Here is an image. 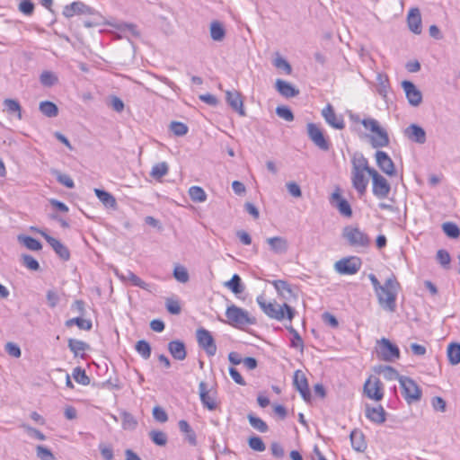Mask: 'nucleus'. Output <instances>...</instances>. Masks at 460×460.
Instances as JSON below:
<instances>
[{"label": "nucleus", "mask_w": 460, "mask_h": 460, "mask_svg": "<svg viewBox=\"0 0 460 460\" xmlns=\"http://www.w3.org/2000/svg\"><path fill=\"white\" fill-rule=\"evenodd\" d=\"M189 195L194 202H204L207 199V194L201 187L192 186L189 190Z\"/></svg>", "instance_id": "47"}, {"label": "nucleus", "mask_w": 460, "mask_h": 460, "mask_svg": "<svg viewBox=\"0 0 460 460\" xmlns=\"http://www.w3.org/2000/svg\"><path fill=\"white\" fill-rule=\"evenodd\" d=\"M63 15L71 18L76 14H93V8L84 4L83 2L75 1L64 7Z\"/></svg>", "instance_id": "17"}, {"label": "nucleus", "mask_w": 460, "mask_h": 460, "mask_svg": "<svg viewBox=\"0 0 460 460\" xmlns=\"http://www.w3.org/2000/svg\"><path fill=\"white\" fill-rule=\"evenodd\" d=\"M402 86L409 103L414 107L419 106L422 101V94L416 85L411 81L404 80Z\"/></svg>", "instance_id": "15"}, {"label": "nucleus", "mask_w": 460, "mask_h": 460, "mask_svg": "<svg viewBox=\"0 0 460 460\" xmlns=\"http://www.w3.org/2000/svg\"><path fill=\"white\" fill-rule=\"evenodd\" d=\"M277 115L285 119L286 121H292L294 119V115L292 111L286 106H278L276 109Z\"/></svg>", "instance_id": "60"}, {"label": "nucleus", "mask_w": 460, "mask_h": 460, "mask_svg": "<svg viewBox=\"0 0 460 460\" xmlns=\"http://www.w3.org/2000/svg\"><path fill=\"white\" fill-rule=\"evenodd\" d=\"M444 233L450 238H457L460 235L458 226L452 222H446L442 225Z\"/></svg>", "instance_id": "51"}, {"label": "nucleus", "mask_w": 460, "mask_h": 460, "mask_svg": "<svg viewBox=\"0 0 460 460\" xmlns=\"http://www.w3.org/2000/svg\"><path fill=\"white\" fill-rule=\"evenodd\" d=\"M366 417L376 424H382L385 421V411L379 405L377 407H367Z\"/></svg>", "instance_id": "27"}, {"label": "nucleus", "mask_w": 460, "mask_h": 460, "mask_svg": "<svg viewBox=\"0 0 460 460\" xmlns=\"http://www.w3.org/2000/svg\"><path fill=\"white\" fill-rule=\"evenodd\" d=\"M117 276L123 281L129 282L132 286L140 288L146 290L148 284L141 279L138 276L133 273L131 270H127L125 273L119 274Z\"/></svg>", "instance_id": "29"}, {"label": "nucleus", "mask_w": 460, "mask_h": 460, "mask_svg": "<svg viewBox=\"0 0 460 460\" xmlns=\"http://www.w3.org/2000/svg\"><path fill=\"white\" fill-rule=\"evenodd\" d=\"M294 385L300 393L303 399L309 402L311 399V393L308 386V382L305 376L300 371L296 370L294 375Z\"/></svg>", "instance_id": "19"}, {"label": "nucleus", "mask_w": 460, "mask_h": 460, "mask_svg": "<svg viewBox=\"0 0 460 460\" xmlns=\"http://www.w3.org/2000/svg\"><path fill=\"white\" fill-rule=\"evenodd\" d=\"M330 203L332 207L336 208L342 216L347 217L352 216L351 207L348 200L341 197L339 189L332 194Z\"/></svg>", "instance_id": "13"}, {"label": "nucleus", "mask_w": 460, "mask_h": 460, "mask_svg": "<svg viewBox=\"0 0 460 460\" xmlns=\"http://www.w3.org/2000/svg\"><path fill=\"white\" fill-rule=\"evenodd\" d=\"M275 86L279 94L286 98H292L299 93V91L294 85L282 79H277Z\"/></svg>", "instance_id": "26"}, {"label": "nucleus", "mask_w": 460, "mask_h": 460, "mask_svg": "<svg viewBox=\"0 0 460 460\" xmlns=\"http://www.w3.org/2000/svg\"><path fill=\"white\" fill-rule=\"evenodd\" d=\"M407 138L417 144H424L427 140L425 130L417 124H411L404 130Z\"/></svg>", "instance_id": "20"}, {"label": "nucleus", "mask_w": 460, "mask_h": 460, "mask_svg": "<svg viewBox=\"0 0 460 460\" xmlns=\"http://www.w3.org/2000/svg\"><path fill=\"white\" fill-rule=\"evenodd\" d=\"M226 317L227 318V323L231 326L238 329H244L247 326L256 323L255 317L250 315L248 311L238 307L235 305L227 306L226 310Z\"/></svg>", "instance_id": "3"}, {"label": "nucleus", "mask_w": 460, "mask_h": 460, "mask_svg": "<svg viewBox=\"0 0 460 460\" xmlns=\"http://www.w3.org/2000/svg\"><path fill=\"white\" fill-rule=\"evenodd\" d=\"M68 348L75 357H84V351L88 349V344L83 341L76 339L68 340Z\"/></svg>", "instance_id": "34"}, {"label": "nucleus", "mask_w": 460, "mask_h": 460, "mask_svg": "<svg viewBox=\"0 0 460 460\" xmlns=\"http://www.w3.org/2000/svg\"><path fill=\"white\" fill-rule=\"evenodd\" d=\"M149 438L155 445L159 447L165 446L168 441L167 435L161 430H151L149 432Z\"/></svg>", "instance_id": "48"}, {"label": "nucleus", "mask_w": 460, "mask_h": 460, "mask_svg": "<svg viewBox=\"0 0 460 460\" xmlns=\"http://www.w3.org/2000/svg\"><path fill=\"white\" fill-rule=\"evenodd\" d=\"M168 172V165L165 162H162L159 164H155L152 167V171L150 172V175L155 179H160L166 175Z\"/></svg>", "instance_id": "50"}, {"label": "nucleus", "mask_w": 460, "mask_h": 460, "mask_svg": "<svg viewBox=\"0 0 460 460\" xmlns=\"http://www.w3.org/2000/svg\"><path fill=\"white\" fill-rule=\"evenodd\" d=\"M179 429L181 433L185 435V439L191 446L197 445V436L195 431L192 429L190 425L185 420H181L178 422Z\"/></svg>", "instance_id": "31"}, {"label": "nucleus", "mask_w": 460, "mask_h": 460, "mask_svg": "<svg viewBox=\"0 0 460 460\" xmlns=\"http://www.w3.org/2000/svg\"><path fill=\"white\" fill-rule=\"evenodd\" d=\"M370 170H375L368 164L367 159L362 154H356L352 159L351 171H363L369 174Z\"/></svg>", "instance_id": "32"}, {"label": "nucleus", "mask_w": 460, "mask_h": 460, "mask_svg": "<svg viewBox=\"0 0 460 460\" xmlns=\"http://www.w3.org/2000/svg\"><path fill=\"white\" fill-rule=\"evenodd\" d=\"M402 388V396L408 404L420 402L422 396V390L416 382L408 376H402L399 379Z\"/></svg>", "instance_id": "5"}, {"label": "nucleus", "mask_w": 460, "mask_h": 460, "mask_svg": "<svg viewBox=\"0 0 460 460\" xmlns=\"http://www.w3.org/2000/svg\"><path fill=\"white\" fill-rule=\"evenodd\" d=\"M400 288L396 278L392 275L382 286L381 290L376 294L380 306L391 313L396 310V297Z\"/></svg>", "instance_id": "1"}, {"label": "nucleus", "mask_w": 460, "mask_h": 460, "mask_svg": "<svg viewBox=\"0 0 460 460\" xmlns=\"http://www.w3.org/2000/svg\"><path fill=\"white\" fill-rule=\"evenodd\" d=\"M135 349L137 350V352L144 358V359H148L151 356V346L150 344L145 341V340H140L138 341L136 345H135Z\"/></svg>", "instance_id": "46"}, {"label": "nucleus", "mask_w": 460, "mask_h": 460, "mask_svg": "<svg viewBox=\"0 0 460 460\" xmlns=\"http://www.w3.org/2000/svg\"><path fill=\"white\" fill-rule=\"evenodd\" d=\"M199 394L204 408L208 411H215L217 408V391L208 389V385L203 381L199 384Z\"/></svg>", "instance_id": "9"}, {"label": "nucleus", "mask_w": 460, "mask_h": 460, "mask_svg": "<svg viewBox=\"0 0 460 460\" xmlns=\"http://www.w3.org/2000/svg\"><path fill=\"white\" fill-rule=\"evenodd\" d=\"M256 301L263 311L270 318L282 321L284 318L288 319L290 322L295 316V310L288 304L282 305H277L276 303L267 302L264 296H258Z\"/></svg>", "instance_id": "2"}, {"label": "nucleus", "mask_w": 460, "mask_h": 460, "mask_svg": "<svg viewBox=\"0 0 460 460\" xmlns=\"http://www.w3.org/2000/svg\"><path fill=\"white\" fill-rule=\"evenodd\" d=\"M369 176L372 177V191L378 199H385L391 190L390 184L386 179L376 170H370Z\"/></svg>", "instance_id": "8"}, {"label": "nucleus", "mask_w": 460, "mask_h": 460, "mask_svg": "<svg viewBox=\"0 0 460 460\" xmlns=\"http://www.w3.org/2000/svg\"><path fill=\"white\" fill-rule=\"evenodd\" d=\"M168 350L172 357L176 360H183L186 358L187 351L185 344L181 341H172L168 343Z\"/></svg>", "instance_id": "25"}, {"label": "nucleus", "mask_w": 460, "mask_h": 460, "mask_svg": "<svg viewBox=\"0 0 460 460\" xmlns=\"http://www.w3.org/2000/svg\"><path fill=\"white\" fill-rule=\"evenodd\" d=\"M22 428L24 429L27 435L32 438L43 441L46 439V436L39 429L32 428L29 425L22 424Z\"/></svg>", "instance_id": "57"}, {"label": "nucleus", "mask_w": 460, "mask_h": 460, "mask_svg": "<svg viewBox=\"0 0 460 460\" xmlns=\"http://www.w3.org/2000/svg\"><path fill=\"white\" fill-rule=\"evenodd\" d=\"M119 31L122 32H128L134 37L139 36V31L137 26L133 23L120 22L115 26Z\"/></svg>", "instance_id": "56"}, {"label": "nucleus", "mask_w": 460, "mask_h": 460, "mask_svg": "<svg viewBox=\"0 0 460 460\" xmlns=\"http://www.w3.org/2000/svg\"><path fill=\"white\" fill-rule=\"evenodd\" d=\"M248 420H249L250 425L253 429H257L258 431H260L261 433H265L269 429L267 423L263 420H261V418H259L257 416H254L253 414L248 415Z\"/></svg>", "instance_id": "45"}, {"label": "nucleus", "mask_w": 460, "mask_h": 460, "mask_svg": "<svg viewBox=\"0 0 460 460\" xmlns=\"http://www.w3.org/2000/svg\"><path fill=\"white\" fill-rule=\"evenodd\" d=\"M361 124L366 129H369L371 132L375 133V136L371 137V145L373 147H385L389 145L388 134L379 126L376 119L372 118L364 119L361 120Z\"/></svg>", "instance_id": "4"}, {"label": "nucleus", "mask_w": 460, "mask_h": 460, "mask_svg": "<svg viewBox=\"0 0 460 460\" xmlns=\"http://www.w3.org/2000/svg\"><path fill=\"white\" fill-rule=\"evenodd\" d=\"M364 392L370 399L380 401L384 396L383 384L378 378L367 379L364 385Z\"/></svg>", "instance_id": "14"}, {"label": "nucleus", "mask_w": 460, "mask_h": 460, "mask_svg": "<svg viewBox=\"0 0 460 460\" xmlns=\"http://www.w3.org/2000/svg\"><path fill=\"white\" fill-rule=\"evenodd\" d=\"M22 265L31 270H38L40 269V263L31 255L23 254L22 256Z\"/></svg>", "instance_id": "55"}, {"label": "nucleus", "mask_w": 460, "mask_h": 460, "mask_svg": "<svg viewBox=\"0 0 460 460\" xmlns=\"http://www.w3.org/2000/svg\"><path fill=\"white\" fill-rule=\"evenodd\" d=\"M267 243L270 245V250L275 253H286L288 249V241L283 237H270L267 239Z\"/></svg>", "instance_id": "28"}, {"label": "nucleus", "mask_w": 460, "mask_h": 460, "mask_svg": "<svg viewBox=\"0 0 460 460\" xmlns=\"http://www.w3.org/2000/svg\"><path fill=\"white\" fill-rule=\"evenodd\" d=\"M447 358L451 365L460 363V344L450 343L447 347Z\"/></svg>", "instance_id": "41"}, {"label": "nucleus", "mask_w": 460, "mask_h": 460, "mask_svg": "<svg viewBox=\"0 0 460 460\" xmlns=\"http://www.w3.org/2000/svg\"><path fill=\"white\" fill-rule=\"evenodd\" d=\"M67 327L76 325L79 329L89 331L92 329L93 324L90 320L84 319L82 317H75L66 322Z\"/></svg>", "instance_id": "44"}, {"label": "nucleus", "mask_w": 460, "mask_h": 460, "mask_svg": "<svg viewBox=\"0 0 460 460\" xmlns=\"http://www.w3.org/2000/svg\"><path fill=\"white\" fill-rule=\"evenodd\" d=\"M377 353L379 357L387 362H392L400 358V349L397 345L392 343L388 339L382 338L379 341Z\"/></svg>", "instance_id": "10"}, {"label": "nucleus", "mask_w": 460, "mask_h": 460, "mask_svg": "<svg viewBox=\"0 0 460 460\" xmlns=\"http://www.w3.org/2000/svg\"><path fill=\"white\" fill-rule=\"evenodd\" d=\"M361 267V261L358 257L343 258L335 263V270L343 275L356 274Z\"/></svg>", "instance_id": "12"}, {"label": "nucleus", "mask_w": 460, "mask_h": 460, "mask_svg": "<svg viewBox=\"0 0 460 460\" xmlns=\"http://www.w3.org/2000/svg\"><path fill=\"white\" fill-rule=\"evenodd\" d=\"M273 65L279 68V69H281L283 70L286 74L289 75L291 72H292V68H291V66L289 65V63L285 59L283 58L282 57H277L274 61H273Z\"/></svg>", "instance_id": "62"}, {"label": "nucleus", "mask_w": 460, "mask_h": 460, "mask_svg": "<svg viewBox=\"0 0 460 460\" xmlns=\"http://www.w3.org/2000/svg\"><path fill=\"white\" fill-rule=\"evenodd\" d=\"M19 11L23 14L30 16L33 13L34 4L31 0H22L19 4Z\"/></svg>", "instance_id": "64"}, {"label": "nucleus", "mask_w": 460, "mask_h": 460, "mask_svg": "<svg viewBox=\"0 0 460 460\" xmlns=\"http://www.w3.org/2000/svg\"><path fill=\"white\" fill-rule=\"evenodd\" d=\"M37 456L40 460H55L52 452L46 447L39 445L36 447Z\"/></svg>", "instance_id": "59"}, {"label": "nucleus", "mask_w": 460, "mask_h": 460, "mask_svg": "<svg viewBox=\"0 0 460 460\" xmlns=\"http://www.w3.org/2000/svg\"><path fill=\"white\" fill-rule=\"evenodd\" d=\"M342 237L353 247H368L371 241L368 235L357 226H347L342 230Z\"/></svg>", "instance_id": "6"}, {"label": "nucleus", "mask_w": 460, "mask_h": 460, "mask_svg": "<svg viewBox=\"0 0 460 460\" xmlns=\"http://www.w3.org/2000/svg\"><path fill=\"white\" fill-rule=\"evenodd\" d=\"M307 136L309 139L322 151H328L331 148V142L315 123L310 122L306 125Z\"/></svg>", "instance_id": "7"}, {"label": "nucleus", "mask_w": 460, "mask_h": 460, "mask_svg": "<svg viewBox=\"0 0 460 460\" xmlns=\"http://www.w3.org/2000/svg\"><path fill=\"white\" fill-rule=\"evenodd\" d=\"M351 447L357 452H364L367 448V443L365 441V437L360 430L354 429L350 432L349 435Z\"/></svg>", "instance_id": "30"}, {"label": "nucleus", "mask_w": 460, "mask_h": 460, "mask_svg": "<svg viewBox=\"0 0 460 460\" xmlns=\"http://www.w3.org/2000/svg\"><path fill=\"white\" fill-rule=\"evenodd\" d=\"M19 239L22 243L31 251H39L42 248V245L39 240L31 236H20Z\"/></svg>", "instance_id": "52"}, {"label": "nucleus", "mask_w": 460, "mask_h": 460, "mask_svg": "<svg viewBox=\"0 0 460 460\" xmlns=\"http://www.w3.org/2000/svg\"><path fill=\"white\" fill-rule=\"evenodd\" d=\"M376 160L380 170L387 175H394V164L391 157L385 151H376Z\"/></svg>", "instance_id": "18"}, {"label": "nucleus", "mask_w": 460, "mask_h": 460, "mask_svg": "<svg viewBox=\"0 0 460 460\" xmlns=\"http://www.w3.org/2000/svg\"><path fill=\"white\" fill-rule=\"evenodd\" d=\"M271 284L282 297L287 298L292 295V289L287 281L278 279L271 281Z\"/></svg>", "instance_id": "38"}, {"label": "nucleus", "mask_w": 460, "mask_h": 460, "mask_svg": "<svg viewBox=\"0 0 460 460\" xmlns=\"http://www.w3.org/2000/svg\"><path fill=\"white\" fill-rule=\"evenodd\" d=\"M365 172L363 171H351L352 186L360 196L365 194L368 184V178L365 175Z\"/></svg>", "instance_id": "22"}, {"label": "nucleus", "mask_w": 460, "mask_h": 460, "mask_svg": "<svg viewBox=\"0 0 460 460\" xmlns=\"http://www.w3.org/2000/svg\"><path fill=\"white\" fill-rule=\"evenodd\" d=\"M4 106L7 113L15 114L19 119H22V107L16 100L5 99Z\"/></svg>", "instance_id": "40"}, {"label": "nucleus", "mask_w": 460, "mask_h": 460, "mask_svg": "<svg viewBox=\"0 0 460 460\" xmlns=\"http://www.w3.org/2000/svg\"><path fill=\"white\" fill-rule=\"evenodd\" d=\"M226 99L228 105L241 116H245V111L243 109V102L241 97V93L235 90L226 91Z\"/></svg>", "instance_id": "21"}, {"label": "nucleus", "mask_w": 460, "mask_h": 460, "mask_svg": "<svg viewBox=\"0 0 460 460\" xmlns=\"http://www.w3.org/2000/svg\"><path fill=\"white\" fill-rule=\"evenodd\" d=\"M322 116L325 121L333 128L342 129L345 127L344 119L341 116L336 115L333 107L327 104L322 111Z\"/></svg>", "instance_id": "16"}, {"label": "nucleus", "mask_w": 460, "mask_h": 460, "mask_svg": "<svg viewBox=\"0 0 460 460\" xmlns=\"http://www.w3.org/2000/svg\"><path fill=\"white\" fill-rule=\"evenodd\" d=\"M288 331L293 334L290 346L302 350L304 348V342L297 331H296L292 326L288 328Z\"/></svg>", "instance_id": "61"}, {"label": "nucleus", "mask_w": 460, "mask_h": 460, "mask_svg": "<svg viewBox=\"0 0 460 460\" xmlns=\"http://www.w3.org/2000/svg\"><path fill=\"white\" fill-rule=\"evenodd\" d=\"M173 277L181 283H186L190 279L189 272L183 266H177L174 268Z\"/></svg>", "instance_id": "54"}, {"label": "nucleus", "mask_w": 460, "mask_h": 460, "mask_svg": "<svg viewBox=\"0 0 460 460\" xmlns=\"http://www.w3.org/2000/svg\"><path fill=\"white\" fill-rule=\"evenodd\" d=\"M188 126L180 121H172L170 124V130L177 137H182L188 133Z\"/></svg>", "instance_id": "53"}, {"label": "nucleus", "mask_w": 460, "mask_h": 460, "mask_svg": "<svg viewBox=\"0 0 460 460\" xmlns=\"http://www.w3.org/2000/svg\"><path fill=\"white\" fill-rule=\"evenodd\" d=\"M407 23L410 31L414 34L421 33V15L419 8H411L407 15Z\"/></svg>", "instance_id": "23"}, {"label": "nucleus", "mask_w": 460, "mask_h": 460, "mask_svg": "<svg viewBox=\"0 0 460 460\" xmlns=\"http://www.w3.org/2000/svg\"><path fill=\"white\" fill-rule=\"evenodd\" d=\"M40 111L49 118H54L58 113V106L49 101H44L40 103Z\"/></svg>", "instance_id": "37"}, {"label": "nucleus", "mask_w": 460, "mask_h": 460, "mask_svg": "<svg viewBox=\"0 0 460 460\" xmlns=\"http://www.w3.org/2000/svg\"><path fill=\"white\" fill-rule=\"evenodd\" d=\"M40 82L45 87H51L58 84V75L51 71H43L40 75Z\"/></svg>", "instance_id": "43"}, {"label": "nucleus", "mask_w": 460, "mask_h": 460, "mask_svg": "<svg viewBox=\"0 0 460 460\" xmlns=\"http://www.w3.org/2000/svg\"><path fill=\"white\" fill-rule=\"evenodd\" d=\"M226 286L234 293L240 294L244 290L242 279L238 274H234L231 279L226 283Z\"/></svg>", "instance_id": "42"}, {"label": "nucleus", "mask_w": 460, "mask_h": 460, "mask_svg": "<svg viewBox=\"0 0 460 460\" xmlns=\"http://www.w3.org/2000/svg\"><path fill=\"white\" fill-rule=\"evenodd\" d=\"M196 336L199 346L206 351L208 356H215L217 353V345L210 332L204 328H199L197 330Z\"/></svg>", "instance_id": "11"}, {"label": "nucleus", "mask_w": 460, "mask_h": 460, "mask_svg": "<svg viewBox=\"0 0 460 460\" xmlns=\"http://www.w3.org/2000/svg\"><path fill=\"white\" fill-rule=\"evenodd\" d=\"M45 240L52 247L55 252L64 261H68L70 258V252L66 246H65L60 241L50 236L48 234H42Z\"/></svg>", "instance_id": "24"}, {"label": "nucleus", "mask_w": 460, "mask_h": 460, "mask_svg": "<svg viewBox=\"0 0 460 460\" xmlns=\"http://www.w3.org/2000/svg\"><path fill=\"white\" fill-rule=\"evenodd\" d=\"M210 36L215 41H221L226 36V30L219 22H212L210 24Z\"/></svg>", "instance_id": "39"}, {"label": "nucleus", "mask_w": 460, "mask_h": 460, "mask_svg": "<svg viewBox=\"0 0 460 460\" xmlns=\"http://www.w3.org/2000/svg\"><path fill=\"white\" fill-rule=\"evenodd\" d=\"M437 260L441 264L442 267L448 268L451 261V257L448 252L441 249L438 250L437 252Z\"/></svg>", "instance_id": "63"}, {"label": "nucleus", "mask_w": 460, "mask_h": 460, "mask_svg": "<svg viewBox=\"0 0 460 460\" xmlns=\"http://www.w3.org/2000/svg\"><path fill=\"white\" fill-rule=\"evenodd\" d=\"M94 193L98 199L106 207L115 208L117 202L115 198L108 191L101 189H94Z\"/></svg>", "instance_id": "33"}, {"label": "nucleus", "mask_w": 460, "mask_h": 460, "mask_svg": "<svg viewBox=\"0 0 460 460\" xmlns=\"http://www.w3.org/2000/svg\"><path fill=\"white\" fill-rule=\"evenodd\" d=\"M72 376L75 382L80 385H87L90 384V378L86 375L85 370L80 367L74 368Z\"/></svg>", "instance_id": "49"}, {"label": "nucleus", "mask_w": 460, "mask_h": 460, "mask_svg": "<svg viewBox=\"0 0 460 460\" xmlns=\"http://www.w3.org/2000/svg\"><path fill=\"white\" fill-rule=\"evenodd\" d=\"M376 372L383 376V377L386 380H398L400 379V377H402V376H400V374L398 373V371L391 367V366H379L377 368H376Z\"/></svg>", "instance_id": "35"}, {"label": "nucleus", "mask_w": 460, "mask_h": 460, "mask_svg": "<svg viewBox=\"0 0 460 460\" xmlns=\"http://www.w3.org/2000/svg\"><path fill=\"white\" fill-rule=\"evenodd\" d=\"M249 447L257 452H263L266 449V446L260 437L253 436L249 438Z\"/></svg>", "instance_id": "58"}, {"label": "nucleus", "mask_w": 460, "mask_h": 460, "mask_svg": "<svg viewBox=\"0 0 460 460\" xmlns=\"http://www.w3.org/2000/svg\"><path fill=\"white\" fill-rule=\"evenodd\" d=\"M376 81V92L378 93L379 95L385 98L390 90V84L387 75L383 74H377Z\"/></svg>", "instance_id": "36"}]
</instances>
